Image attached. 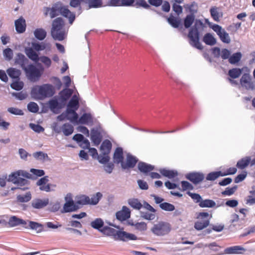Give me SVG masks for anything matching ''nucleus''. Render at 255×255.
<instances>
[{
    "label": "nucleus",
    "instance_id": "1",
    "mask_svg": "<svg viewBox=\"0 0 255 255\" xmlns=\"http://www.w3.org/2000/svg\"><path fill=\"white\" fill-rule=\"evenodd\" d=\"M44 15L48 14L51 18H53L61 14L64 17L68 18L69 23L72 24L75 19V14L71 12L66 6L62 5L60 2L55 3L52 7H45Z\"/></svg>",
    "mask_w": 255,
    "mask_h": 255
},
{
    "label": "nucleus",
    "instance_id": "2",
    "mask_svg": "<svg viewBox=\"0 0 255 255\" xmlns=\"http://www.w3.org/2000/svg\"><path fill=\"white\" fill-rule=\"evenodd\" d=\"M65 26V22L61 17L55 18L52 23L51 35L54 40L62 41L67 35Z\"/></svg>",
    "mask_w": 255,
    "mask_h": 255
},
{
    "label": "nucleus",
    "instance_id": "3",
    "mask_svg": "<svg viewBox=\"0 0 255 255\" xmlns=\"http://www.w3.org/2000/svg\"><path fill=\"white\" fill-rule=\"evenodd\" d=\"M54 94L53 87L50 85L36 86L32 88L31 91V96L36 100H43L46 97H52Z\"/></svg>",
    "mask_w": 255,
    "mask_h": 255
},
{
    "label": "nucleus",
    "instance_id": "4",
    "mask_svg": "<svg viewBox=\"0 0 255 255\" xmlns=\"http://www.w3.org/2000/svg\"><path fill=\"white\" fill-rule=\"evenodd\" d=\"M190 44L196 48L202 50L203 47L199 41V32L196 26L190 28L188 34Z\"/></svg>",
    "mask_w": 255,
    "mask_h": 255
},
{
    "label": "nucleus",
    "instance_id": "5",
    "mask_svg": "<svg viewBox=\"0 0 255 255\" xmlns=\"http://www.w3.org/2000/svg\"><path fill=\"white\" fill-rule=\"evenodd\" d=\"M171 230L170 225L166 222H160L154 225L151 228V232L155 235L162 236L168 234Z\"/></svg>",
    "mask_w": 255,
    "mask_h": 255
},
{
    "label": "nucleus",
    "instance_id": "6",
    "mask_svg": "<svg viewBox=\"0 0 255 255\" xmlns=\"http://www.w3.org/2000/svg\"><path fill=\"white\" fill-rule=\"evenodd\" d=\"M211 216L207 212H200L197 216L198 220L195 223L194 228L197 230H201L209 225Z\"/></svg>",
    "mask_w": 255,
    "mask_h": 255
},
{
    "label": "nucleus",
    "instance_id": "7",
    "mask_svg": "<svg viewBox=\"0 0 255 255\" xmlns=\"http://www.w3.org/2000/svg\"><path fill=\"white\" fill-rule=\"evenodd\" d=\"M37 65L39 66V68H37L32 64H30L26 67H24V69L25 73L30 78H38L43 73L44 68L40 64H38Z\"/></svg>",
    "mask_w": 255,
    "mask_h": 255
},
{
    "label": "nucleus",
    "instance_id": "8",
    "mask_svg": "<svg viewBox=\"0 0 255 255\" xmlns=\"http://www.w3.org/2000/svg\"><path fill=\"white\" fill-rule=\"evenodd\" d=\"M28 173L22 170H18L12 173L9 176V179L14 184H17L19 185H25L27 183L26 179L22 178L20 176L28 177Z\"/></svg>",
    "mask_w": 255,
    "mask_h": 255
},
{
    "label": "nucleus",
    "instance_id": "9",
    "mask_svg": "<svg viewBox=\"0 0 255 255\" xmlns=\"http://www.w3.org/2000/svg\"><path fill=\"white\" fill-rule=\"evenodd\" d=\"M66 202L64 204L63 209L62 210V213H68L71 212L76 211L79 209L78 206L74 203L73 199L70 196L68 197V195L65 198Z\"/></svg>",
    "mask_w": 255,
    "mask_h": 255
},
{
    "label": "nucleus",
    "instance_id": "10",
    "mask_svg": "<svg viewBox=\"0 0 255 255\" xmlns=\"http://www.w3.org/2000/svg\"><path fill=\"white\" fill-rule=\"evenodd\" d=\"M79 99L76 95H73L67 104V112L69 113H73L76 115V111L79 109Z\"/></svg>",
    "mask_w": 255,
    "mask_h": 255
},
{
    "label": "nucleus",
    "instance_id": "11",
    "mask_svg": "<svg viewBox=\"0 0 255 255\" xmlns=\"http://www.w3.org/2000/svg\"><path fill=\"white\" fill-rule=\"evenodd\" d=\"M138 161L137 158L132 155L128 153L127 155L126 162L122 163L121 166L123 169H126L133 168Z\"/></svg>",
    "mask_w": 255,
    "mask_h": 255
},
{
    "label": "nucleus",
    "instance_id": "12",
    "mask_svg": "<svg viewBox=\"0 0 255 255\" xmlns=\"http://www.w3.org/2000/svg\"><path fill=\"white\" fill-rule=\"evenodd\" d=\"M185 177L193 184H197L204 180V175L202 173L193 172L187 174Z\"/></svg>",
    "mask_w": 255,
    "mask_h": 255
},
{
    "label": "nucleus",
    "instance_id": "13",
    "mask_svg": "<svg viewBox=\"0 0 255 255\" xmlns=\"http://www.w3.org/2000/svg\"><path fill=\"white\" fill-rule=\"evenodd\" d=\"M93 117L90 113H85L77 121V124L92 126L93 125Z\"/></svg>",
    "mask_w": 255,
    "mask_h": 255
},
{
    "label": "nucleus",
    "instance_id": "14",
    "mask_svg": "<svg viewBox=\"0 0 255 255\" xmlns=\"http://www.w3.org/2000/svg\"><path fill=\"white\" fill-rule=\"evenodd\" d=\"M136 239L137 237L134 234L125 231H118L116 240L127 242L130 240H136Z\"/></svg>",
    "mask_w": 255,
    "mask_h": 255
},
{
    "label": "nucleus",
    "instance_id": "15",
    "mask_svg": "<svg viewBox=\"0 0 255 255\" xmlns=\"http://www.w3.org/2000/svg\"><path fill=\"white\" fill-rule=\"evenodd\" d=\"M130 217V211L127 206H123L122 210L116 213L117 219L121 221H125Z\"/></svg>",
    "mask_w": 255,
    "mask_h": 255
},
{
    "label": "nucleus",
    "instance_id": "16",
    "mask_svg": "<svg viewBox=\"0 0 255 255\" xmlns=\"http://www.w3.org/2000/svg\"><path fill=\"white\" fill-rule=\"evenodd\" d=\"M8 224L9 226L11 227L21 225L23 227L27 228L26 221L20 219L15 216H13L9 218Z\"/></svg>",
    "mask_w": 255,
    "mask_h": 255
},
{
    "label": "nucleus",
    "instance_id": "17",
    "mask_svg": "<svg viewBox=\"0 0 255 255\" xmlns=\"http://www.w3.org/2000/svg\"><path fill=\"white\" fill-rule=\"evenodd\" d=\"M243 57V54L241 52L238 51L231 55L228 60L229 62L232 64L239 66L241 63V59Z\"/></svg>",
    "mask_w": 255,
    "mask_h": 255
},
{
    "label": "nucleus",
    "instance_id": "18",
    "mask_svg": "<svg viewBox=\"0 0 255 255\" xmlns=\"http://www.w3.org/2000/svg\"><path fill=\"white\" fill-rule=\"evenodd\" d=\"M15 27L16 31L18 33H23L26 30V22L25 19L21 16L15 21Z\"/></svg>",
    "mask_w": 255,
    "mask_h": 255
},
{
    "label": "nucleus",
    "instance_id": "19",
    "mask_svg": "<svg viewBox=\"0 0 255 255\" xmlns=\"http://www.w3.org/2000/svg\"><path fill=\"white\" fill-rule=\"evenodd\" d=\"M102 139V135L97 129L93 128L91 131V139L95 145H98L101 142Z\"/></svg>",
    "mask_w": 255,
    "mask_h": 255
},
{
    "label": "nucleus",
    "instance_id": "20",
    "mask_svg": "<svg viewBox=\"0 0 255 255\" xmlns=\"http://www.w3.org/2000/svg\"><path fill=\"white\" fill-rule=\"evenodd\" d=\"M49 203V199L47 198L41 199H35L31 202V206L35 209H41L46 207Z\"/></svg>",
    "mask_w": 255,
    "mask_h": 255
},
{
    "label": "nucleus",
    "instance_id": "21",
    "mask_svg": "<svg viewBox=\"0 0 255 255\" xmlns=\"http://www.w3.org/2000/svg\"><path fill=\"white\" fill-rule=\"evenodd\" d=\"M242 69L240 68L235 67L229 70L228 77L226 80H235L239 78L242 75Z\"/></svg>",
    "mask_w": 255,
    "mask_h": 255
},
{
    "label": "nucleus",
    "instance_id": "22",
    "mask_svg": "<svg viewBox=\"0 0 255 255\" xmlns=\"http://www.w3.org/2000/svg\"><path fill=\"white\" fill-rule=\"evenodd\" d=\"M113 158L115 163H121L122 165V163L124 161V153L122 147L116 148L114 153Z\"/></svg>",
    "mask_w": 255,
    "mask_h": 255
},
{
    "label": "nucleus",
    "instance_id": "23",
    "mask_svg": "<svg viewBox=\"0 0 255 255\" xmlns=\"http://www.w3.org/2000/svg\"><path fill=\"white\" fill-rule=\"evenodd\" d=\"M138 169L141 172L145 174L153 170L154 166L143 162H139L138 163Z\"/></svg>",
    "mask_w": 255,
    "mask_h": 255
},
{
    "label": "nucleus",
    "instance_id": "24",
    "mask_svg": "<svg viewBox=\"0 0 255 255\" xmlns=\"http://www.w3.org/2000/svg\"><path fill=\"white\" fill-rule=\"evenodd\" d=\"M25 53L27 56L31 60L37 62L39 60L38 54L31 47H27L25 49Z\"/></svg>",
    "mask_w": 255,
    "mask_h": 255
},
{
    "label": "nucleus",
    "instance_id": "25",
    "mask_svg": "<svg viewBox=\"0 0 255 255\" xmlns=\"http://www.w3.org/2000/svg\"><path fill=\"white\" fill-rule=\"evenodd\" d=\"M6 72L10 78L15 80H19V77L21 75L20 70L10 67L7 69Z\"/></svg>",
    "mask_w": 255,
    "mask_h": 255
},
{
    "label": "nucleus",
    "instance_id": "26",
    "mask_svg": "<svg viewBox=\"0 0 255 255\" xmlns=\"http://www.w3.org/2000/svg\"><path fill=\"white\" fill-rule=\"evenodd\" d=\"M112 143L108 139L104 140L101 144V150L103 154H109L112 149Z\"/></svg>",
    "mask_w": 255,
    "mask_h": 255
},
{
    "label": "nucleus",
    "instance_id": "27",
    "mask_svg": "<svg viewBox=\"0 0 255 255\" xmlns=\"http://www.w3.org/2000/svg\"><path fill=\"white\" fill-rule=\"evenodd\" d=\"M118 230H116V229L108 227L105 226L101 230V232L105 235L109 236H113L115 240L116 239L117 234H118Z\"/></svg>",
    "mask_w": 255,
    "mask_h": 255
},
{
    "label": "nucleus",
    "instance_id": "28",
    "mask_svg": "<svg viewBox=\"0 0 255 255\" xmlns=\"http://www.w3.org/2000/svg\"><path fill=\"white\" fill-rule=\"evenodd\" d=\"M251 162V157L246 156L239 160L237 163V167L240 169H244L246 168Z\"/></svg>",
    "mask_w": 255,
    "mask_h": 255
},
{
    "label": "nucleus",
    "instance_id": "29",
    "mask_svg": "<svg viewBox=\"0 0 255 255\" xmlns=\"http://www.w3.org/2000/svg\"><path fill=\"white\" fill-rule=\"evenodd\" d=\"M245 249L239 246H236L226 248L224 250V254H233L241 253L242 251H245Z\"/></svg>",
    "mask_w": 255,
    "mask_h": 255
},
{
    "label": "nucleus",
    "instance_id": "30",
    "mask_svg": "<svg viewBox=\"0 0 255 255\" xmlns=\"http://www.w3.org/2000/svg\"><path fill=\"white\" fill-rule=\"evenodd\" d=\"M85 2L88 5V9L97 8L103 6L102 0H85Z\"/></svg>",
    "mask_w": 255,
    "mask_h": 255
},
{
    "label": "nucleus",
    "instance_id": "31",
    "mask_svg": "<svg viewBox=\"0 0 255 255\" xmlns=\"http://www.w3.org/2000/svg\"><path fill=\"white\" fill-rule=\"evenodd\" d=\"M241 69H242V77L239 80H253L250 74L251 70L248 66H244Z\"/></svg>",
    "mask_w": 255,
    "mask_h": 255
},
{
    "label": "nucleus",
    "instance_id": "32",
    "mask_svg": "<svg viewBox=\"0 0 255 255\" xmlns=\"http://www.w3.org/2000/svg\"><path fill=\"white\" fill-rule=\"evenodd\" d=\"M63 116H65V118L67 120L70 121L71 122L76 124L78 118V115L76 112L75 116V115L73 113H69L67 112V109H66L65 113H63L60 116H59V117H61Z\"/></svg>",
    "mask_w": 255,
    "mask_h": 255
},
{
    "label": "nucleus",
    "instance_id": "33",
    "mask_svg": "<svg viewBox=\"0 0 255 255\" xmlns=\"http://www.w3.org/2000/svg\"><path fill=\"white\" fill-rule=\"evenodd\" d=\"M203 42L207 45H214L216 43V39L210 33L205 34L203 38Z\"/></svg>",
    "mask_w": 255,
    "mask_h": 255
},
{
    "label": "nucleus",
    "instance_id": "34",
    "mask_svg": "<svg viewBox=\"0 0 255 255\" xmlns=\"http://www.w3.org/2000/svg\"><path fill=\"white\" fill-rule=\"evenodd\" d=\"M160 173L163 176L168 178H173L178 175V173L176 171L173 170H167L166 169H160L159 170Z\"/></svg>",
    "mask_w": 255,
    "mask_h": 255
},
{
    "label": "nucleus",
    "instance_id": "35",
    "mask_svg": "<svg viewBox=\"0 0 255 255\" xmlns=\"http://www.w3.org/2000/svg\"><path fill=\"white\" fill-rule=\"evenodd\" d=\"M91 226L94 229L98 230L101 231L102 228H103L104 223L103 220L101 218H96L95 220L91 222Z\"/></svg>",
    "mask_w": 255,
    "mask_h": 255
},
{
    "label": "nucleus",
    "instance_id": "36",
    "mask_svg": "<svg viewBox=\"0 0 255 255\" xmlns=\"http://www.w3.org/2000/svg\"><path fill=\"white\" fill-rule=\"evenodd\" d=\"M61 129L63 134L66 136L71 135L74 131L73 127L69 123H65L63 125Z\"/></svg>",
    "mask_w": 255,
    "mask_h": 255
},
{
    "label": "nucleus",
    "instance_id": "37",
    "mask_svg": "<svg viewBox=\"0 0 255 255\" xmlns=\"http://www.w3.org/2000/svg\"><path fill=\"white\" fill-rule=\"evenodd\" d=\"M128 203L130 207L136 210H140L142 207V204L137 199L132 198L128 200Z\"/></svg>",
    "mask_w": 255,
    "mask_h": 255
},
{
    "label": "nucleus",
    "instance_id": "38",
    "mask_svg": "<svg viewBox=\"0 0 255 255\" xmlns=\"http://www.w3.org/2000/svg\"><path fill=\"white\" fill-rule=\"evenodd\" d=\"M34 34L37 39L42 40L46 37L47 33L44 29L42 28H37L35 30Z\"/></svg>",
    "mask_w": 255,
    "mask_h": 255
},
{
    "label": "nucleus",
    "instance_id": "39",
    "mask_svg": "<svg viewBox=\"0 0 255 255\" xmlns=\"http://www.w3.org/2000/svg\"><path fill=\"white\" fill-rule=\"evenodd\" d=\"M89 203V197L88 196L82 195L77 197L76 201L77 205H88Z\"/></svg>",
    "mask_w": 255,
    "mask_h": 255
},
{
    "label": "nucleus",
    "instance_id": "40",
    "mask_svg": "<svg viewBox=\"0 0 255 255\" xmlns=\"http://www.w3.org/2000/svg\"><path fill=\"white\" fill-rule=\"evenodd\" d=\"M223 176V173L221 171L212 172L207 174L206 176V180L210 181H214L215 180L219 178L220 176Z\"/></svg>",
    "mask_w": 255,
    "mask_h": 255
},
{
    "label": "nucleus",
    "instance_id": "41",
    "mask_svg": "<svg viewBox=\"0 0 255 255\" xmlns=\"http://www.w3.org/2000/svg\"><path fill=\"white\" fill-rule=\"evenodd\" d=\"M102 196V194L100 192H97L96 194L92 195L91 198L89 197V204H97Z\"/></svg>",
    "mask_w": 255,
    "mask_h": 255
},
{
    "label": "nucleus",
    "instance_id": "42",
    "mask_svg": "<svg viewBox=\"0 0 255 255\" xmlns=\"http://www.w3.org/2000/svg\"><path fill=\"white\" fill-rule=\"evenodd\" d=\"M199 205L200 207L202 208H212L216 206L215 202L210 199H206V200H201V201L199 204Z\"/></svg>",
    "mask_w": 255,
    "mask_h": 255
},
{
    "label": "nucleus",
    "instance_id": "43",
    "mask_svg": "<svg viewBox=\"0 0 255 255\" xmlns=\"http://www.w3.org/2000/svg\"><path fill=\"white\" fill-rule=\"evenodd\" d=\"M167 21L174 28H178L181 24V20L175 18L172 15L167 18Z\"/></svg>",
    "mask_w": 255,
    "mask_h": 255
},
{
    "label": "nucleus",
    "instance_id": "44",
    "mask_svg": "<svg viewBox=\"0 0 255 255\" xmlns=\"http://www.w3.org/2000/svg\"><path fill=\"white\" fill-rule=\"evenodd\" d=\"M48 106L50 110L53 112L55 110H58L60 108V104L58 100L56 99H52L49 101Z\"/></svg>",
    "mask_w": 255,
    "mask_h": 255
},
{
    "label": "nucleus",
    "instance_id": "45",
    "mask_svg": "<svg viewBox=\"0 0 255 255\" xmlns=\"http://www.w3.org/2000/svg\"><path fill=\"white\" fill-rule=\"evenodd\" d=\"M72 94V91L69 89H66L62 91L60 93V97L62 101H66Z\"/></svg>",
    "mask_w": 255,
    "mask_h": 255
},
{
    "label": "nucleus",
    "instance_id": "46",
    "mask_svg": "<svg viewBox=\"0 0 255 255\" xmlns=\"http://www.w3.org/2000/svg\"><path fill=\"white\" fill-rule=\"evenodd\" d=\"M27 61V59L25 57V56L19 53H18L16 55V57L15 59V63L20 65L21 67L24 66L25 64V62Z\"/></svg>",
    "mask_w": 255,
    "mask_h": 255
},
{
    "label": "nucleus",
    "instance_id": "47",
    "mask_svg": "<svg viewBox=\"0 0 255 255\" xmlns=\"http://www.w3.org/2000/svg\"><path fill=\"white\" fill-rule=\"evenodd\" d=\"M194 21V16L192 14L187 15L184 20V25L185 28H189Z\"/></svg>",
    "mask_w": 255,
    "mask_h": 255
},
{
    "label": "nucleus",
    "instance_id": "48",
    "mask_svg": "<svg viewBox=\"0 0 255 255\" xmlns=\"http://www.w3.org/2000/svg\"><path fill=\"white\" fill-rule=\"evenodd\" d=\"M31 199V195L30 192H27L25 195H19L17 196V201L19 202H27Z\"/></svg>",
    "mask_w": 255,
    "mask_h": 255
},
{
    "label": "nucleus",
    "instance_id": "49",
    "mask_svg": "<svg viewBox=\"0 0 255 255\" xmlns=\"http://www.w3.org/2000/svg\"><path fill=\"white\" fill-rule=\"evenodd\" d=\"M133 6L136 8L140 7H142L145 9H149L150 8V5L147 3L145 0H136Z\"/></svg>",
    "mask_w": 255,
    "mask_h": 255
},
{
    "label": "nucleus",
    "instance_id": "50",
    "mask_svg": "<svg viewBox=\"0 0 255 255\" xmlns=\"http://www.w3.org/2000/svg\"><path fill=\"white\" fill-rule=\"evenodd\" d=\"M33 157L38 160H45L48 158V156L46 153L42 151H38L33 153Z\"/></svg>",
    "mask_w": 255,
    "mask_h": 255
},
{
    "label": "nucleus",
    "instance_id": "51",
    "mask_svg": "<svg viewBox=\"0 0 255 255\" xmlns=\"http://www.w3.org/2000/svg\"><path fill=\"white\" fill-rule=\"evenodd\" d=\"M159 206L162 210L167 211H172L175 209V207L173 205L167 202L161 203Z\"/></svg>",
    "mask_w": 255,
    "mask_h": 255
},
{
    "label": "nucleus",
    "instance_id": "52",
    "mask_svg": "<svg viewBox=\"0 0 255 255\" xmlns=\"http://www.w3.org/2000/svg\"><path fill=\"white\" fill-rule=\"evenodd\" d=\"M23 83L22 81H13L10 85L11 87L15 90H20L23 87Z\"/></svg>",
    "mask_w": 255,
    "mask_h": 255
},
{
    "label": "nucleus",
    "instance_id": "53",
    "mask_svg": "<svg viewBox=\"0 0 255 255\" xmlns=\"http://www.w3.org/2000/svg\"><path fill=\"white\" fill-rule=\"evenodd\" d=\"M27 228L26 229H31L32 230H38L39 228H41L42 227L41 225L33 221H28V224L26 223Z\"/></svg>",
    "mask_w": 255,
    "mask_h": 255
},
{
    "label": "nucleus",
    "instance_id": "54",
    "mask_svg": "<svg viewBox=\"0 0 255 255\" xmlns=\"http://www.w3.org/2000/svg\"><path fill=\"white\" fill-rule=\"evenodd\" d=\"M39 60L44 65L46 68L50 67L51 65V60L47 56H41L39 57Z\"/></svg>",
    "mask_w": 255,
    "mask_h": 255
},
{
    "label": "nucleus",
    "instance_id": "55",
    "mask_svg": "<svg viewBox=\"0 0 255 255\" xmlns=\"http://www.w3.org/2000/svg\"><path fill=\"white\" fill-rule=\"evenodd\" d=\"M27 109L29 111L32 113H37L39 110L38 105L34 102H30L27 105Z\"/></svg>",
    "mask_w": 255,
    "mask_h": 255
},
{
    "label": "nucleus",
    "instance_id": "56",
    "mask_svg": "<svg viewBox=\"0 0 255 255\" xmlns=\"http://www.w3.org/2000/svg\"><path fill=\"white\" fill-rule=\"evenodd\" d=\"M182 187V191H184L187 190H192L194 187L193 185L189 182L186 181H182L181 182Z\"/></svg>",
    "mask_w": 255,
    "mask_h": 255
},
{
    "label": "nucleus",
    "instance_id": "57",
    "mask_svg": "<svg viewBox=\"0 0 255 255\" xmlns=\"http://www.w3.org/2000/svg\"><path fill=\"white\" fill-rule=\"evenodd\" d=\"M3 55L6 60L9 61L12 58L13 51L10 48H7L3 50Z\"/></svg>",
    "mask_w": 255,
    "mask_h": 255
},
{
    "label": "nucleus",
    "instance_id": "58",
    "mask_svg": "<svg viewBox=\"0 0 255 255\" xmlns=\"http://www.w3.org/2000/svg\"><path fill=\"white\" fill-rule=\"evenodd\" d=\"M210 13L212 17L215 21H218L219 19V13L218 11V8L213 7L210 9Z\"/></svg>",
    "mask_w": 255,
    "mask_h": 255
},
{
    "label": "nucleus",
    "instance_id": "59",
    "mask_svg": "<svg viewBox=\"0 0 255 255\" xmlns=\"http://www.w3.org/2000/svg\"><path fill=\"white\" fill-rule=\"evenodd\" d=\"M131 225L134 226L136 229L140 231H145L147 229V225L143 222L136 223L135 224H132Z\"/></svg>",
    "mask_w": 255,
    "mask_h": 255
},
{
    "label": "nucleus",
    "instance_id": "60",
    "mask_svg": "<svg viewBox=\"0 0 255 255\" xmlns=\"http://www.w3.org/2000/svg\"><path fill=\"white\" fill-rule=\"evenodd\" d=\"M187 194L191 197L196 203H200L202 200L201 196L197 193H193L190 192H188Z\"/></svg>",
    "mask_w": 255,
    "mask_h": 255
},
{
    "label": "nucleus",
    "instance_id": "61",
    "mask_svg": "<svg viewBox=\"0 0 255 255\" xmlns=\"http://www.w3.org/2000/svg\"><path fill=\"white\" fill-rule=\"evenodd\" d=\"M84 1V0H70L69 4L72 7L81 8V3Z\"/></svg>",
    "mask_w": 255,
    "mask_h": 255
},
{
    "label": "nucleus",
    "instance_id": "62",
    "mask_svg": "<svg viewBox=\"0 0 255 255\" xmlns=\"http://www.w3.org/2000/svg\"><path fill=\"white\" fill-rule=\"evenodd\" d=\"M237 186L235 185L232 187H227L224 190V195H231L233 194L237 190Z\"/></svg>",
    "mask_w": 255,
    "mask_h": 255
},
{
    "label": "nucleus",
    "instance_id": "63",
    "mask_svg": "<svg viewBox=\"0 0 255 255\" xmlns=\"http://www.w3.org/2000/svg\"><path fill=\"white\" fill-rule=\"evenodd\" d=\"M30 127L32 129L37 132H41L44 130V128L39 125H35L34 124H30Z\"/></svg>",
    "mask_w": 255,
    "mask_h": 255
},
{
    "label": "nucleus",
    "instance_id": "64",
    "mask_svg": "<svg viewBox=\"0 0 255 255\" xmlns=\"http://www.w3.org/2000/svg\"><path fill=\"white\" fill-rule=\"evenodd\" d=\"M10 113L15 115H23V113L21 110L15 108H9L7 110Z\"/></svg>",
    "mask_w": 255,
    "mask_h": 255
}]
</instances>
